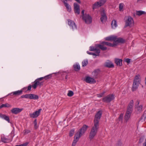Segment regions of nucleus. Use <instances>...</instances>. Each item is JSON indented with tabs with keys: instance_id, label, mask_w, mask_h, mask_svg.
<instances>
[{
	"instance_id": "1",
	"label": "nucleus",
	"mask_w": 146,
	"mask_h": 146,
	"mask_svg": "<svg viewBox=\"0 0 146 146\" xmlns=\"http://www.w3.org/2000/svg\"><path fill=\"white\" fill-rule=\"evenodd\" d=\"M105 39L106 40L113 41V42L117 44L118 43H123L125 42V40L121 38H117L116 36L114 35L106 37Z\"/></svg>"
},
{
	"instance_id": "2",
	"label": "nucleus",
	"mask_w": 146,
	"mask_h": 146,
	"mask_svg": "<svg viewBox=\"0 0 146 146\" xmlns=\"http://www.w3.org/2000/svg\"><path fill=\"white\" fill-rule=\"evenodd\" d=\"M99 127V125L94 124V125L92 127L90 133L89 138L90 140H92L96 135Z\"/></svg>"
},
{
	"instance_id": "3",
	"label": "nucleus",
	"mask_w": 146,
	"mask_h": 146,
	"mask_svg": "<svg viewBox=\"0 0 146 146\" xmlns=\"http://www.w3.org/2000/svg\"><path fill=\"white\" fill-rule=\"evenodd\" d=\"M141 81L140 76L137 75L135 76L133 81L132 90L133 91L135 90L138 88Z\"/></svg>"
},
{
	"instance_id": "4",
	"label": "nucleus",
	"mask_w": 146,
	"mask_h": 146,
	"mask_svg": "<svg viewBox=\"0 0 146 146\" xmlns=\"http://www.w3.org/2000/svg\"><path fill=\"white\" fill-rule=\"evenodd\" d=\"M43 80V78H40L36 79L34 82V84L33 85L32 87L36 89L38 86H41L43 84V82L41 80Z\"/></svg>"
},
{
	"instance_id": "5",
	"label": "nucleus",
	"mask_w": 146,
	"mask_h": 146,
	"mask_svg": "<svg viewBox=\"0 0 146 146\" xmlns=\"http://www.w3.org/2000/svg\"><path fill=\"white\" fill-rule=\"evenodd\" d=\"M133 24V21L130 16H127L125 18V26L126 27L131 26Z\"/></svg>"
},
{
	"instance_id": "6",
	"label": "nucleus",
	"mask_w": 146,
	"mask_h": 146,
	"mask_svg": "<svg viewBox=\"0 0 146 146\" xmlns=\"http://www.w3.org/2000/svg\"><path fill=\"white\" fill-rule=\"evenodd\" d=\"M114 96L113 94H110L103 98L102 101L104 102L108 103L114 100Z\"/></svg>"
},
{
	"instance_id": "7",
	"label": "nucleus",
	"mask_w": 146,
	"mask_h": 146,
	"mask_svg": "<svg viewBox=\"0 0 146 146\" xmlns=\"http://www.w3.org/2000/svg\"><path fill=\"white\" fill-rule=\"evenodd\" d=\"M102 112L101 111H98L94 119V124L99 125V123L101 117Z\"/></svg>"
},
{
	"instance_id": "8",
	"label": "nucleus",
	"mask_w": 146,
	"mask_h": 146,
	"mask_svg": "<svg viewBox=\"0 0 146 146\" xmlns=\"http://www.w3.org/2000/svg\"><path fill=\"white\" fill-rule=\"evenodd\" d=\"M82 19L86 24H89L92 22V18L89 14H85L83 15Z\"/></svg>"
},
{
	"instance_id": "9",
	"label": "nucleus",
	"mask_w": 146,
	"mask_h": 146,
	"mask_svg": "<svg viewBox=\"0 0 146 146\" xmlns=\"http://www.w3.org/2000/svg\"><path fill=\"white\" fill-rule=\"evenodd\" d=\"M107 0H100L99 1L95 3L93 5V9H96L103 5L106 2Z\"/></svg>"
},
{
	"instance_id": "10",
	"label": "nucleus",
	"mask_w": 146,
	"mask_h": 146,
	"mask_svg": "<svg viewBox=\"0 0 146 146\" xmlns=\"http://www.w3.org/2000/svg\"><path fill=\"white\" fill-rule=\"evenodd\" d=\"M68 25L73 31L76 30L77 29V26L74 22L72 20L69 19L68 20Z\"/></svg>"
},
{
	"instance_id": "11",
	"label": "nucleus",
	"mask_w": 146,
	"mask_h": 146,
	"mask_svg": "<svg viewBox=\"0 0 146 146\" xmlns=\"http://www.w3.org/2000/svg\"><path fill=\"white\" fill-rule=\"evenodd\" d=\"M41 110V109H39L38 110L36 111L33 113L30 114V116L33 118L37 117L39 115Z\"/></svg>"
},
{
	"instance_id": "12",
	"label": "nucleus",
	"mask_w": 146,
	"mask_h": 146,
	"mask_svg": "<svg viewBox=\"0 0 146 146\" xmlns=\"http://www.w3.org/2000/svg\"><path fill=\"white\" fill-rule=\"evenodd\" d=\"M101 14L102 17L100 18L101 21L103 22L105 21L107 19V17L105 14V12L104 9H102L101 11Z\"/></svg>"
},
{
	"instance_id": "13",
	"label": "nucleus",
	"mask_w": 146,
	"mask_h": 146,
	"mask_svg": "<svg viewBox=\"0 0 146 146\" xmlns=\"http://www.w3.org/2000/svg\"><path fill=\"white\" fill-rule=\"evenodd\" d=\"M23 110V108H16L12 109L11 111L12 113L15 114H17L21 112Z\"/></svg>"
},
{
	"instance_id": "14",
	"label": "nucleus",
	"mask_w": 146,
	"mask_h": 146,
	"mask_svg": "<svg viewBox=\"0 0 146 146\" xmlns=\"http://www.w3.org/2000/svg\"><path fill=\"white\" fill-rule=\"evenodd\" d=\"M133 104L134 102L133 100H131L130 101L127 106V111L132 112L133 109Z\"/></svg>"
},
{
	"instance_id": "15",
	"label": "nucleus",
	"mask_w": 146,
	"mask_h": 146,
	"mask_svg": "<svg viewBox=\"0 0 146 146\" xmlns=\"http://www.w3.org/2000/svg\"><path fill=\"white\" fill-rule=\"evenodd\" d=\"M85 81L87 83H94L96 82V80L95 79L90 77H87L86 78Z\"/></svg>"
},
{
	"instance_id": "16",
	"label": "nucleus",
	"mask_w": 146,
	"mask_h": 146,
	"mask_svg": "<svg viewBox=\"0 0 146 146\" xmlns=\"http://www.w3.org/2000/svg\"><path fill=\"white\" fill-rule=\"evenodd\" d=\"M74 10L75 13L79 14L80 13L79 6L77 3H74Z\"/></svg>"
},
{
	"instance_id": "17",
	"label": "nucleus",
	"mask_w": 146,
	"mask_h": 146,
	"mask_svg": "<svg viewBox=\"0 0 146 146\" xmlns=\"http://www.w3.org/2000/svg\"><path fill=\"white\" fill-rule=\"evenodd\" d=\"M23 92L22 90H19L18 91H15L13 92L9 95L11 96L15 95V96H18L22 94Z\"/></svg>"
},
{
	"instance_id": "18",
	"label": "nucleus",
	"mask_w": 146,
	"mask_h": 146,
	"mask_svg": "<svg viewBox=\"0 0 146 146\" xmlns=\"http://www.w3.org/2000/svg\"><path fill=\"white\" fill-rule=\"evenodd\" d=\"M1 141L5 143H8L11 141V139L3 135L1 136Z\"/></svg>"
},
{
	"instance_id": "19",
	"label": "nucleus",
	"mask_w": 146,
	"mask_h": 146,
	"mask_svg": "<svg viewBox=\"0 0 146 146\" xmlns=\"http://www.w3.org/2000/svg\"><path fill=\"white\" fill-rule=\"evenodd\" d=\"M103 44H105L108 46L113 47L117 45V44L115 43V42H113V43H111L108 42H103Z\"/></svg>"
},
{
	"instance_id": "20",
	"label": "nucleus",
	"mask_w": 146,
	"mask_h": 146,
	"mask_svg": "<svg viewBox=\"0 0 146 146\" xmlns=\"http://www.w3.org/2000/svg\"><path fill=\"white\" fill-rule=\"evenodd\" d=\"M132 112L127 111L125 115V119L126 122H127L130 117Z\"/></svg>"
},
{
	"instance_id": "21",
	"label": "nucleus",
	"mask_w": 146,
	"mask_h": 146,
	"mask_svg": "<svg viewBox=\"0 0 146 146\" xmlns=\"http://www.w3.org/2000/svg\"><path fill=\"white\" fill-rule=\"evenodd\" d=\"M88 126L86 125H84L81 129L80 131L78 132L79 133L82 135L86 130Z\"/></svg>"
},
{
	"instance_id": "22",
	"label": "nucleus",
	"mask_w": 146,
	"mask_h": 146,
	"mask_svg": "<svg viewBox=\"0 0 146 146\" xmlns=\"http://www.w3.org/2000/svg\"><path fill=\"white\" fill-rule=\"evenodd\" d=\"M115 60V62L117 66H121L122 65V59L116 58Z\"/></svg>"
},
{
	"instance_id": "23",
	"label": "nucleus",
	"mask_w": 146,
	"mask_h": 146,
	"mask_svg": "<svg viewBox=\"0 0 146 146\" xmlns=\"http://www.w3.org/2000/svg\"><path fill=\"white\" fill-rule=\"evenodd\" d=\"M66 1H63V2L65 6L66 7L67 11L70 12L71 10L70 6Z\"/></svg>"
},
{
	"instance_id": "24",
	"label": "nucleus",
	"mask_w": 146,
	"mask_h": 146,
	"mask_svg": "<svg viewBox=\"0 0 146 146\" xmlns=\"http://www.w3.org/2000/svg\"><path fill=\"white\" fill-rule=\"evenodd\" d=\"M0 117L4 119L7 121L8 122H10V120L8 116L5 115L0 114Z\"/></svg>"
},
{
	"instance_id": "25",
	"label": "nucleus",
	"mask_w": 146,
	"mask_h": 146,
	"mask_svg": "<svg viewBox=\"0 0 146 146\" xmlns=\"http://www.w3.org/2000/svg\"><path fill=\"white\" fill-rule=\"evenodd\" d=\"M105 66L108 68H113L114 66L112 63L111 62H106L105 64Z\"/></svg>"
},
{
	"instance_id": "26",
	"label": "nucleus",
	"mask_w": 146,
	"mask_h": 146,
	"mask_svg": "<svg viewBox=\"0 0 146 146\" xmlns=\"http://www.w3.org/2000/svg\"><path fill=\"white\" fill-rule=\"evenodd\" d=\"M104 45L103 44L102 42L100 44H98L97 46L102 50H107V48L104 46Z\"/></svg>"
},
{
	"instance_id": "27",
	"label": "nucleus",
	"mask_w": 146,
	"mask_h": 146,
	"mask_svg": "<svg viewBox=\"0 0 146 146\" xmlns=\"http://www.w3.org/2000/svg\"><path fill=\"white\" fill-rule=\"evenodd\" d=\"M74 70L76 71H78L80 69V66L78 64L76 63L73 65Z\"/></svg>"
},
{
	"instance_id": "28",
	"label": "nucleus",
	"mask_w": 146,
	"mask_h": 146,
	"mask_svg": "<svg viewBox=\"0 0 146 146\" xmlns=\"http://www.w3.org/2000/svg\"><path fill=\"white\" fill-rule=\"evenodd\" d=\"M82 135L80 134V133H79L78 132H77L75 134L74 137V139L78 141L79 138L82 136Z\"/></svg>"
},
{
	"instance_id": "29",
	"label": "nucleus",
	"mask_w": 146,
	"mask_h": 146,
	"mask_svg": "<svg viewBox=\"0 0 146 146\" xmlns=\"http://www.w3.org/2000/svg\"><path fill=\"white\" fill-rule=\"evenodd\" d=\"M111 26L112 28L115 29L117 27V24L116 21L115 20L112 21L111 23Z\"/></svg>"
},
{
	"instance_id": "30",
	"label": "nucleus",
	"mask_w": 146,
	"mask_h": 146,
	"mask_svg": "<svg viewBox=\"0 0 146 146\" xmlns=\"http://www.w3.org/2000/svg\"><path fill=\"white\" fill-rule=\"evenodd\" d=\"M30 99H38V96L37 95L30 94Z\"/></svg>"
},
{
	"instance_id": "31",
	"label": "nucleus",
	"mask_w": 146,
	"mask_h": 146,
	"mask_svg": "<svg viewBox=\"0 0 146 146\" xmlns=\"http://www.w3.org/2000/svg\"><path fill=\"white\" fill-rule=\"evenodd\" d=\"M145 13V12L144 11H137L136 12V15L140 16L143 14Z\"/></svg>"
},
{
	"instance_id": "32",
	"label": "nucleus",
	"mask_w": 146,
	"mask_h": 146,
	"mask_svg": "<svg viewBox=\"0 0 146 146\" xmlns=\"http://www.w3.org/2000/svg\"><path fill=\"white\" fill-rule=\"evenodd\" d=\"M88 60L87 59L85 60L82 62V66H86L88 64Z\"/></svg>"
},
{
	"instance_id": "33",
	"label": "nucleus",
	"mask_w": 146,
	"mask_h": 146,
	"mask_svg": "<svg viewBox=\"0 0 146 146\" xmlns=\"http://www.w3.org/2000/svg\"><path fill=\"white\" fill-rule=\"evenodd\" d=\"M99 70L98 69L95 70L93 72V75L95 77H96L99 74Z\"/></svg>"
},
{
	"instance_id": "34",
	"label": "nucleus",
	"mask_w": 146,
	"mask_h": 146,
	"mask_svg": "<svg viewBox=\"0 0 146 146\" xmlns=\"http://www.w3.org/2000/svg\"><path fill=\"white\" fill-rule=\"evenodd\" d=\"M30 94H26L25 95H23L21 97V98H29L30 99Z\"/></svg>"
},
{
	"instance_id": "35",
	"label": "nucleus",
	"mask_w": 146,
	"mask_h": 146,
	"mask_svg": "<svg viewBox=\"0 0 146 146\" xmlns=\"http://www.w3.org/2000/svg\"><path fill=\"white\" fill-rule=\"evenodd\" d=\"M11 105L8 104H3L0 106V108H2L3 107H11Z\"/></svg>"
},
{
	"instance_id": "36",
	"label": "nucleus",
	"mask_w": 146,
	"mask_h": 146,
	"mask_svg": "<svg viewBox=\"0 0 146 146\" xmlns=\"http://www.w3.org/2000/svg\"><path fill=\"white\" fill-rule=\"evenodd\" d=\"M124 4L123 3H121L119 4V10L120 11H122L124 7Z\"/></svg>"
},
{
	"instance_id": "37",
	"label": "nucleus",
	"mask_w": 146,
	"mask_h": 146,
	"mask_svg": "<svg viewBox=\"0 0 146 146\" xmlns=\"http://www.w3.org/2000/svg\"><path fill=\"white\" fill-rule=\"evenodd\" d=\"M74 95V92L72 91H69L67 94V96L69 97H71Z\"/></svg>"
},
{
	"instance_id": "38",
	"label": "nucleus",
	"mask_w": 146,
	"mask_h": 146,
	"mask_svg": "<svg viewBox=\"0 0 146 146\" xmlns=\"http://www.w3.org/2000/svg\"><path fill=\"white\" fill-rule=\"evenodd\" d=\"M142 105H140L137 108V110L139 111V112H141L142 111Z\"/></svg>"
},
{
	"instance_id": "39",
	"label": "nucleus",
	"mask_w": 146,
	"mask_h": 146,
	"mask_svg": "<svg viewBox=\"0 0 146 146\" xmlns=\"http://www.w3.org/2000/svg\"><path fill=\"white\" fill-rule=\"evenodd\" d=\"M34 127L35 129H37L38 127L37 125V120L35 119L34 120Z\"/></svg>"
},
{
	"instance_id": "40",
	"label": "nucleus",
	"mask_w": 146,
	"mask_h": 146,
	"mask_svg": "<svg viewBox=\"0 0 146 146\" xmlns=\"http://www.w3.org/2000/svg\"><path fill=\"white\" fill-rule=\"evenodd\" d=\"M51 77V75L50 74H49L47 76H45L44 77H42V78H43V79H44L45 80H46L50 78Z\"/></svg>"
},
{
	"instance_id": "41",
	"label": "nucleus",
	"mask_w": 146,
	"mask_h": 146,
	"mask_svg": "<svg viewBox=\"0 0 146 146\" xmlns=\"http://www.w3.org/2000/svg\"><path fill=\"white\" fill-rule=\"evenodd\" d=\"M105 92H103L100 93L99 94H97V96L98 97L101 98L103 96V95L105 94Z\"/></svg>"
},
{
	"instance_id": "42",
	"label": "nucleus",
	"mask_w": 146,
	"mask_h": 146,
	"mask_svg": "<svg viewBox=\"0 0 146 146\" xmlns=\"http://www.w3.org/2000/svg\"><path fill=\"white\" fill-rule=\"evenodd\" d=\"M74 133V129H72L70 130V132L69 135V136L70 137L72 136Z\"/></svg>"
},
{
	"instance_id": "43",
	"label": "nucleus",
	"mask_w": 146,
	"mask_h": 146,
	"mask_svg": "<svg viewBox=\"0 0 146 146\" xmlns=\"http://www.w3.org/2000/svg\"><path fill=\"white\" fill-rule=\"evenodd\" d=\"M96 53V54H98V55L97 56H98L99 55V54L100 52V50L99 49L96 48L95 50Z\"/></svg>"
},
{
	"instance_id": "44",
	"label": "nucleus",
	"mask_w": 146,
	"mask_h": 146,
	"mask_svg": "<svg viewBox=\"0 0 146 146\" xmlns=\"http://www.w3.org/2000/svg\"><path fill=\"white\" fill-rule=\"evenodd\" d=\"M30 132V131L29 130L27 129L23 131L24 134L25 135L27 134L28 133H29Z\"/></svg>"
},
{
	"instance_id": "45",
	"label": "nucleus",
	"mask_w": 146,
	"mask_h": 146,
	"mask_svg": "<svg viewBox=\"0 0 146 146\" xmlns=\"http://www.w3.org/2000/svg\"><path fill=\"white\" fill-rule=\"evenodd\" d=\"M78 141L77 140L74 139V140L72 143V146H75Z\"/></svg>"
},
{
	"instance_id": "46",
	"label": "nucleus",
	"mask_w": 146,
	"mask_h": 146,
	"mask_svg": "<svg viewBox=\"0 0 146 146\" xmlns=\"http://www.w3.org/2000/svg\"><path fill=\"white\" fill-rule=\"evenodd\" d=\"M87 53L89 54L92 55L94 56H96L98 55V54H95V53L89 52V51H87Z\"/></svg>"
},
{
	"instance_id": "47",
	"label": "nucleus",
	"mask_w": 146,
	"mask_h": 146,
	"mask_svg": "<svg viewBox=\"0 0 146 146\" xmlns=\"http://www.w3.org/2000/svg\"><path fill=\"white\" fill-rule=\"evenodd\" d=\"M28 143H23V144H21L20 145H15V146H26L28 144Z\"/></svg>"
},
{
	"instance_id": "48",
	"label": "nucleus",
	"mask_w": 146,
	"mask_h": 146,
	"mask_svg": "<svg viewBox=\"0 0 146 146\" xmlns=\"http://www.w3.org/2000/svg\"><path fill=\"white\" fill-rule=\"evenodd\" d=\"M131 59L129 58L125 59L124 61L127 63L128 64H129L130 62Z\"/></svg>"
},
{
	"instance_id": "49",
	"label": "nucleus",
	"mask_w": 146,
	"mask_h": 146,
	"mask_svg": "<svg viewBox=\"0 0 146 146\" xmlns=\"http://www.w3.org/2000/svg\"><path fill=\"white\" fill-rule=\"evenodd\" d=\"M90 50L91 51H94L96 48H94L93 46H91L90 47Z\"/></svg>"
},
{
	"instance_id": "50",
	"label": "nucleus",
	"mask_w": 146,
	"mask_h": 146,
	"mask_svg": "<svg viewBox=\"0 0 146 146\" xmlns=\"http://www.w3.org/2000/svg\"><path fill=\"white\" fill-rule=\"evenodd\" d=\"M116 146H122V143L120 141H118L116 145Z\"/></svg>"
},
{
	"instance_id": "51",
	"label": "nucleus",
	"mask_w": 146,
	"mask_h": 146,
	"mask_svg": "<svg viewBox=\"0 0 146 146\" xmlns=\"http://www.w3.org/2000/svg\"><path fill=\"white\" fill-rule=\"evenodd\" d=\"M123 114H122L120 115L119 118V121H122L123 118Z\"/></svg>"
},
{
	"instance_id": "52",
	"label": "nucleus",
	"mask_w": 146,
	"mask_h": 146,
	"mask_svg": "<svg viewBox=\"0 0 146 146\" xmlns=\"http://www.w3.org/2000/svg\"><path fill=\"white\" fill-rule=\"evenodd\" d=\"M63 74L64 75H65V79H67V78H68V75L67 74V73L66 72H63Z\"/></svg>"
},
{
	"instance_id": "53",
	"label": "nucleus",
	"mask_w": 146,
	"mask_h": 146,
	"mask_svg": "<svg viewBox=\"0 0 146 146\" xmlns=\"http://www.w3.org/2000/svg\"><path fill=\"white\" fill-rule=\"evenodd\" d=\"M32 86L31 85H29L28 87L27 90H31Z\"/></svg>"
},
{
	"instance_id": "54",
	"label": "nucleus",
	"mask_w": 146,
	"mask_h": 146,
	"mask_svg": "<svg viewBox=\"0 0 146 146\" xmlns=\"http://www.w3.org/2000/svg\"><path fill=\"white\" fill-rule=\"evenodd\" d=\"M143 146H146V138L145 139V143L143 144Z\"/></svg>"
},
{
	"instance_id": "55",
	"label": "nucleus",
	"mask_w": 146,
	"mask_h": 146,
	"mask_svg": "<svg viewBox=\"0 0 146 146\" xmlns=\"http://www.w3.org/2000/svg\"><path fill=\"white\" fill-rule=\"evenodd\" d=\"M84 10H83L82 11V14L83 16V15H85V14H84Z\"/></svg>"
},
{
	"instance_id": "56",
	"label": "nucleus",
	"mask_w": 146,
	"mask_h": 146,
	"mask_svg": "<svg viewBox=\"0 0 146 146\" xmlns=\"http://www.w3.org/2000/svg\"><path fill=\"white\" fill-rule=\"evenodd\" d=\"M76 1H77L78 3H80V0H75Z\"/></svg>"
},
{
	"instance_id": "57",
	"label": "nucleus",
	"mask_w": 146,
	"mask_h": 146,
	"mask_svg": "<svg viewBox=\"0 0 146 146\" xmlns=\"http://www.w3.org/2000/svg\"><path fill=\"white\" fill-rule=\"evenodd\" d=\"M137 102H138V104L139 105V101H138Z\"/></svg>"
}]
</instances>
